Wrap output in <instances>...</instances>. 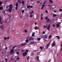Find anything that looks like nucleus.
<instances>
[{"mask_svg": "<svg viewBox=\"0 0 62 62\" xmlns=\"http://www.w3.org/2000/svg\"><path fill=\"white\" fill-rule=\"evenodd\" d=\"M48 43L46 45V49H48V47L50 46V43Z\"/></svg>", "mask_w": 62, "mask_h": 62, "instance_id": "1", "label": "nucleus"}, {"mask_svg": "<svg viewBox=\"0 0 62 62\" xmlns=\"http://www.w3.org/2000/svg\"><path fill=\"white\" fill-rule=\"evenodd\" d=\"M26 54H27V52H26L25 53H24L23 54V56H26Z\"/></svg>", "mask_w": 62, "mask_h": 62, "instance_id": "2", "label": "nucleus"}, {"mask_svg": "<svg viewBox=\"0 0 62 62\" xmlns=\"http://www.w3.org/2000/svg\"><path fill=\"white\" fill-rule=\"evenodd\" d=\"M55 42L54 41V42L53 43L52 45V47L55 46L54 45H55Z\"/></svg>", "mask_w": 62, "mask_h": 62, "instance_id": "3", "label": "nucleus"}, {"mask_svg": "<svg viewBox=\"0 0 62 62\" xmlns=\"http://www.w3.org/2000/svg\"><path fill=\"white\" fill-rule=\"evenodd\" d=\"M36 44V43L34 41L31 42L30 43V44L31 45V44Z\"/></svg>", "mask_w": 62, "mask_h": 62, "instance_id": "4", "label": "nucleus"}, {"mask_svg": "<svg viewBox=\"0 0 62 62\" xmlns=\"http://www.w3.org/2000/svg\"><path fill=\"white\" fill-rule=\"evenodd\" d=\"M9 21H10V19L9 18L7 19L6 21H5V23H8Z\"/></svg>", "mask_w": 62, "mask_h": 62, "instance_id": "5", "label": "nucleus"}, {"mask_svg": "<svg viewBox=\"0 0 62 62\" xmlns=\"http://www.w3.org/2000/svg\"><path fill=\"white\" fill-rule=\"evenodd\" d=\"M26 44V43H25L24 44H22L20 45V46H24V45H25Z\"/></svg>", "mask_w": 62, "mask_h": 62, "instance_id": "6", "label": "nucleus"}, {"mask_svg": "<svg viewBox=\"0 0 62 62\" xmlns=\"http://www.w3.org/2000/svg\"><path fill=\"white\" fill-rule=\"evenodd\" d=\"M12 10V9H9L7 10V11H9V13H10L12 11H11Z\"/></svg>", "mask_w": 62, "mask_h": 62, "instance_id": "7", "label": "nucleus"}, {"mask_svg": "<svg viewBox=\"0 0 62 62\" xmlns=\"http://www.w3.org/2000/svg\"><path fill=\"white\" fill-rule=\"evenodd\" d=\"M13 7V6L12 4H11L9 6V8L10 9H11Z\"/></svg>", "mask_w": 62, "mask_h": 62, "instance_id": "8", "label": "nucleus"}, {"mask_svg": "<svg viewBox=\"0 0 62 62\" xmlns=\"http://www.w3.org/2000/svg\"><path fill=\"white\" fill-rule=\"evenodd\" d=\"M50 25H49L48 26L47 28V29L48 31H49V29H50Z\"/></svg>", "mask_w": 62, "mask_h": 62, "instance_id": "9", "label": "nucleus"}, {"mask_svg": "<svg viewBox=\"0 0 62 62\" xmlns=\"http://www.w3.org/2000/svg\"><path fill=\"white\" fill-rule=\"evenodd\" d=\"M13 49H11V53L10 54H13Z\"/></svg>", "mask_w": 62, "mask_h": 62, "instance_id": "10", "label": "nucleus"}, {"mask_svg": "<svg viewBox=\"0 0 62 62\" xmlns=\"http://www.w3.org/2000/svg\"><path fill=\"white\" fill-rule=\"evenodd\" d=\"M50 19H48L46 21L47 23H49L50 22Z\"/></svg>", "mask_w": 62, "mask_h": 62, "instance_id": "11", "label": "nucleus"}, {"mask_svg": "<svg viewBox=\"0 0 62 62\" xmlns=\"http://www.w3.org/2000/svg\"><path fill=\"white\" fill-rule=\"evenodd\" d=\"M49 2L50 3H51V4H53V1L51 0H49Z\"/></svg>", "mask_w": 62, "mask_h": 62, "instance_id": "12", "label": "nucleus"}, {"mask_svg": "<svg viewBox=\"0 0 62 62\" xmlns=\"http://www.w3.org/2000/svg\"><path fill=\"white\" fill-rule=\"evenodd\" d=\"M47 2V0H45V1H44V3H43V4L44 5H45V4L46 3V2Z\"/></svg>", "mask_w": 62, "mask_h": 62, "instance_id": "13", "label": "nucleus"}, {"mask_svg": "<svg viewBox=\"0 0 62 62\" xmlns=\"http://www.w3.org/2000/svg\"><path fill=\"white\" fill-rule=\"evenodd\" d=\"M1 28L2 30H3V29H4V27H3V26L2 25H1Z\"/></svg>", "mask_w": 62, "mask_h": 62, "instance_id": "14", "label": "nucleus"}, {"mask_svg": "<svg viewBox=\"0 0 62 62\" xmlns=\"http://www.w3.org/2000/svg\"><path fill=\"white\" fill-rule=\"evenodd\" d=\"M47 37H48V35H45V39H47Z\"/></svg>", "mask_w": 62, "mask_h": 62, "instance_id": "15", "label": "nucleus"}, {"mask_svg": "<svg viewBox=\"0 0 62 62\" xmlns=\"http://www.w3.org/2000/svg\"><path fill=\"white\" fill-rule=\"evenodd\" d=\"M18 3H19V4H21L22 3V2H21V0H18Z\"/></svg>", "mask_w": 62, "mask_h": 62, "instance_id": "16", "label": "nucleus"}, {"mask_svg": "<svg viewBox=\"0 0 62 62\" xmlns=\"http://www.w3.org/2000/svg\"><path fill=\"white\" fill-rule=\"evenodd\" d=\"M45 7V5L43 4L42 6V7L41 8V9H43V8Z\"/></svg>", "mask_w": 62, "mask_h": 62, "instance_id": "17", "label": "nucleus"}, {"mask_svg": "<svg viewBox=\"0 0 62 62\" xmlns=\"http://www.w3.org/2000/svg\"><path fill=\"white\" fill-rule=\"evenodd\" d=\"M36 58L37 60H38V61L39 60V57L37 56L36 57Z\"/></svg>", "mask_w": 62, "mask_h": 62, "instance_id": "18", "label": "nucleus"}, {"mask_svg": "<svg viewBox=\"0 0 62 62\" xmlns=\"http://www.w3.org/2000/svg\"><path fill=\"white\" fill-rule=\"evenodd\" d=\"M16 7H18V2H17L16 4Z\"/></svg>", "mask_w": 62, "mask_h": 62, "instance_id": "19", "label": "nucleus"}, {"mask_svg": "<svg viewBox=\"0 0 62 62\" xmlns=\"http://www.w3.org/2000/svg\"><path fill=\"white\" fill-rule=\"evenodd\" d=\"M22 5H24V1H22Z\"/></svg>", "mask_w": 62, "mask_h": 62, "instance_id": "20", "label": "nucleus"}, {"mask_svg": "<svg viewBox=\"0 0 62 62\" xmlns=\"http://www.w3.org/2000/svg\"><path fill=\"white\" fill-rule=\"evenodd\" d=\"M32 38H33V37H31L30 38H29V40H32Z\"/></svg>", "mask_w": 62, "mask_h": 62, "instance_id": "21", "label": "nucleus"}, {"mask_svg": "<svg viewBox=\"0 0 62 62\" xmlns=\"http://www.w3.org/2000/svg\"><path fill=\"white\" fill-rule=\"evenodd\" d=\"M57 16V15L55 14H54L53 15V17H55V16Z\"/></svg>", "mask_w": 62, "mask_h": 62, "instance_id": "22", "label": "nucleus"}, {"mask_svg": "<svg viewBox=\"0 0 62 62\" xmlns=\"http://www.w3.org/2000/svg\"><path fill=\"white\" fill-rule=\"evenodd\" d=\"M3 8L2 7H0V10H2Z\"/></svg>", "mask_w": 62, "mask_h": 62, "instance_id": "23", "label": "nucleus"}, {"mask_svg": "<svg viewBox=\"0 0 62 62\" xmlns=\"http://www.w3.org/2000/svg\"><path fill=\"white\" fill-rule=\"evenodd\" d=\"M47 25H44V28H46L47 27Z\"/></svg>", "mask_w": 62, "mask_h": 62, "instance_id": "24", "label": "nucleus"}, {"mask_svg": "<svg viewBox=\"0 0 62 62\" xmlns=\"http://www.w3.org/2000/svg\"><path fill=\"white\" fill-rule=\"evenodd\" d=\"M40 49L41 50H42L43 49V47L42 46H41L40 47Z\"/></svg>", "mask_w": 62, "mask_h": 62, "instance_id": "25", "label": "nucleus"}, {"mask_svg": "<svg viewBox=\"0 0 62 62\" xmlns=\"http://www.w3.org/2000/svg\"><path fill=\"white\" fill-rule=\"evenodd\" d=\"M59 25L58 24H57L56 27H59Z\"/></svg>", "mask_w": 62, "mask_h": 62, "instance_id": "26", "label": "nucleus"}, {"mask_svg": "<svg viewBox=\"0 0 62 62\" xmlns=\"http://www.w3.org/2000/svg\"><path fill=\"white\" fill-rule=\"evenodd\" d=\"M7 39V37H4V40H6Z\"/></svg>", "mask_w": 62, "mask_h": 62, "instance_id": "27", "label": "nucleus"}, {"mask_svg": "<svg viewBox=\"0 0 62 62\" xmlns=\"http://www.w3.org/2000/svg\"><path fill=\"white\" fill-rule=\"evenodd\" d=\"M3 4V3L1 2H0V6H1L2 4Z\"/></svg>", "mask_w": 62, "mask_h": 62, "instance_id": "28", "label": "nucleus"}, {"mask_svg": "<svg viewBox=\"0 0 62 62\" xmlns=\"http://www.w3.org/2000/svg\"><path fill=\"white\" fill-rule=\"evenodd\" d=\"M34 34H35V33H33L32 34V37H34V36L35 35Z\"/></svg>", "mask_w": 62, "mask_h": 62, "instance_id": "29", "label": "nucleus"}, {"mask_svg": "<svg viewBox=\"0 0 62 62\" xmlns=\"http://www.w3.org/2000/svg\"><path fill=\"white\" fill-rule=\"evenodd\" d=\"M24 12V10H22V13L23 14V12Z\"/></svg>", "mask_w": 62, "mask_h": 62, "instance_id": "30", "label": "nucleus"}, {"mask_svg": "<svg viewBox=\"0 0 62 62\" xmlns=\"http://www.w3.org/2000/svg\"><path fill=\"white\" fill-rule=\"evenodd\" d=\"M29 56H28L27 57V60H29Z\"/></svg>", "mask_w": 62, "mask_h": 62, "instance_id": "31", "label": "nucleus"}, {"mask_svg": "<svg viewBox=\"0 0 62 62\" xmlns=\"http://www.w3.org/2000/svg\"><path fill=\"white\" fill-rule=\"evenodd\" d=\"M30 8H33V7L31 5L30 6Z\"/></svg>", "mask_w": 62, "mask_h": 62, "instance_id": "32", "label": "nucleus"}, {"mask_svg": "<svg viewBox=\"0 0 62 62\" xmlns=\"http://www.w3.org/2000/svg\"><path fill=\"white\" fill-rule=\"evenodd\" d=\"M56 37H57L58 39H60V37H59L58 36H56Z\"/></svg>", "mask_w": 62, "mask_h": 62, "instance_id": "33", "label": "nucleus"}, {"mask_svg": "<svg viewBox=\"0 0 62 62\" xmlns=\"http://www.w3.org/2000/svg\"><path fill=\"white\" fill-rule=\"evenodd\" d=\"M34 13V11H31V12L30 13V14H32V13Z\"/></svg>", "mask_w": 62, "mask_h": 62, "instance_id": "34", "label": "nucleus"}, {"mask_svg": "<svg viewBox=\"0 0 62 62\" xmlns=\"http://www.w3.org/2000/svg\"><path fill=\"white\" fill-rule=\"evenodd\" d=\"M24 31L25 33H27V31L26 30H25Z\"/></svg>", "mask_w": 62, "mask_h": 62, "instance_id": "35", "label": "nucleus"}, {"mask_svg": "<svg viewBox=\"0 0 62 62\" xmlns=\"http://www.w3.org/2000/svg\"><path fill=\"white\" fill-rule=\"evenodd\" d=\"M15 47H16V46H14L12 48L13 49H14L15 48Z\"/></svg>", "mask_w": 62, "mask_h": 62, "instance_id": "36", "label": "nucleus"}, {"mask_svg": "<svg viewBox=\"0 0 62 62\" xmlns=\"http://www.w3.org/2000/svg\"><path fill=\"white\" fill-rule=\"evenodd\" d=\"M45 20H47V19H48V17H46L45 18Z\"/></svg>", "mask_w": 62, "mask_h": 62, "instance_id": "37", "label": "nucleus"}, {"mask_svg": "<svg viewBox=\"0 0 62 62\" xmlns=\"http://www.w3.org/2000/svg\"><path fill=\"white\" fill-rule=\"evenodd\" d=\"M8 7H9V6L8 5H7L6 6V8H8Z\"/></svg>", "mask_w": 62, "mask_h": 62, "instance_id": "38", "label": "nucleus"}, {"mask_svg": "<svg viewBox=\"0 0 62 62\" xmlns=\"http://www.w3.org/2000/svg\"><path fill=\"white\" fill-rule=\"evenodd\" d=\"M34 55V54H31V56H33Z\"/></svg>", "mask_w": 62, "mask_h": 62, "instance_id": "39", "label": "nucleus"}, {"mask_svg": "<svg viewBox=\"0 0 62 62\" xmlns=\"http://www.w3.org/2000/svg\"><path fill=\"white\" fill-rule=\"evenodd\" d=\"M53 26L54 27H55V25L54 24H53Z\"/></svg>", "mask_w": 62, "mask_h": 62, "instance_id": "40", "label": "nucleus"}, {"mask_svg": "<svg viewBox=\"0 0 62 62\" xmlns=\"http://www.w3.org/2000/svg\"><path fill=\"white\" fill-rule=\"evenodd\" d=\"M5 61H6V62H7V60H8V59H7L6 58V59H5Z\"/></svg>", "mask_w": 62, "mask_h": 62, "instance_id": "41", "label": "nucleus"}, {"mask_svg": "<svg viewBox=\"0 0 62 62\" xmlns=\"http://www.w3.org/2000/svg\"><path fill=\"white\" fill-rule=\"evenodd\" d=\"M43 34H45V31H44L42 32Z\"/></svg>", "mask_w": 62, "mask_h": 62, "instance_id": "42", "label": "nucleus"}, {"mask_svg": "<svg viewBox=\"0 0 62 62\" xmlns=\"http://www.w3.org/2000/svg\"><path fill=\"white\" fill-rule=\"evenodd\" d=\"M45 12L46 13H48V11H47V10H46Z\"/></svg>", "mask_w": 62, "mask_h": 62, "instance_id": "43", "label": "nucleus"}, {"mask_svg": "<svg viewBox=\"0 0 62 62\" xmlns=\"http://www.w3.org/2000/svg\"><path fill=\"white\" fill-rule=\"evenodd\" d=\"M26 42H28V40H26Z\"/></svg>", "mask_w": 62, "mask_h": 62, "instance_id": "44", "label": "nucleus"}, {"mask_svg": "<svg viewBox=\"0 0 62 62\" xmlns=\"http://www.w3.org/2000/svg\"><path fill=\"white\" fill-rule=\"evenodd\" d=\"M16 54H19V52H16Z\"/></svg>", "mask_w": 62, "mask_h": 62, "instance_id": "45", "label": "nucleus"}, {"mask_svg": "<svg viewBox=\"0 0 62 62\" xmlns=\"http://www.w3.org/2000/svg\"><path fill=\"white\" fill-rule=\"evenodd\" d=\"M7 39H9V37H8L7 38Z\"/></svg>", "mask_w": 62, "mask_h": 62, "instance_id": "46", "label": "nucleus"}, {"mask_svg": "<svg viewBox=\"0 0 62 62\" xmlns=\"http://www.w3.org/2000/svg\"><path fill=\"white\" fill-rule=\"evenodd\" d=\"M51 35H50L49 36V38H51Z\"/></svg>", "mask_w": 62, "mask_h": 62, "instance_id": "47", "label": "nucleus"}, {"mask_svg": "<svg viewBox=\"0 0 62 62\" xmlns=\"http://www.w3.org/2000/svg\"><path fill=\"white\" fill-rule=\"evenodd\" d=\"M43 14H41V17H42L43 16Z\"/></svg>", "mask_w": 62, "mask_h": 62, "instance_id": "48", "label": "nucleus"}, {"mask_svg": "<svg viewBox=\"0 0 62 62\" xmlns=\"http://www.w3.org/2000/svg\"><path fill=\"white\" fill-rule=\"evenodd\" d=\"M27 8H30V6H27Z\"/></svg>", "mask_w": 62, "mask_h": 62, "instance_id": "49", "label": "nucleus"}, {"mask_svg": "<svg viewBox=\"0 0 62 62\" xmlns=\"http://www.w3.org/2000/svg\"><path fill=\"white\" fill-rule=\"evenodd\" d=\"M59 11H60V12H61V11H62V10L61 9H60V10H59Z\"/></svg>", "mask_w": 62, "mask_h": 62, "instance_id": "50", "label": "nucleus"}, {"mask_svg": "<svg viewBox=\"0 0 62 62\" xmlns=\"http://www.w3.org/2000/svg\"><path fill=\"white\" fill-rule=\"evenodd\" d=\"M38 51V50H34L33 51V52H36V51Z\"/></svg>", "mask_w": 62, "mask_h": 62, "instance_id": "51", "label": "nucleus"}, {"mask_svg": "<svg viewBox=\"0 0 62 62\" xmlns=\"http://www.w3.org/2000/svg\"><path fill=\"white\" fill-rule=\"evenodd\" d=\"M17 8H18V7H15V8L16 9V10L17 9Z\"/></svg>", "mask_w": 62, "mask_h": 62, "instance_id": "52", "label": "nucleus"}, {"mask_svg": "<svg viewBox=\"0 0 62 62\" xmlns=\"http://www.w3.org/2000/svg\"><path fill=\"white\" fill-rule=\"evenodd\" d=\"M30 17H33V16L32 15H30Z\"/></svg>", "mask_w": 62, "mask_h": 62, "instance_id": "53", "label": "nucleus"}, {"mask_svg": "<svg viewBox=\"0 0 62 62\" xmlns=\"http://www.w3.org/2000/svg\"><path fill=\"white\" fill-rule=\"evenodd\" d=\"M43 19V18L42 17L41 18V20H42V19Z\"/></svg>", "mask_w": 62, "mask_h": 62, "instance_id": "54", "label": "nucleus"}, {"mask_svg": "<svg viewBox=\"0 0 62 62\" xmlns=\"http://www.w3.org/2000/svg\"><path fill=\"white\" fill-rule=\"evenodd\" d=\"M35 29L36 30H37V27H35Z\"/></svg>", "mask_w": 62, "mask_h": 62, "instance_id": "55", "label": "nucleus"}, {"mask_svg": "<svg viewBox=\"0 0 62 62\" xmlns=\"http://www.w3.org/2000/svg\"><path fill=\"white\" fill-rule=\"evenodd\" d=\"M19 59H20V58H19V57H18L17 58V60H19Z\"/></svg>", "mask_w": 62, "mask_h": 62, "instance_id": "56", "label": "nucleus"}, {"mask_svg": "<svg viewBox=\"0 0 62 62\" xmlns=\"http://www.w3.org/2000/svg\"><path fill=\"white\" fill-rule=\"evenodd\" d=\"M26 51L27 52H27H27H28V51L27 50H26Z\"/></svg>", "mask_w": 62, "mask_h": 62, "instance_id": "57", "label": "nucleus"}, {"mask_svg": "<svg viewBox=\"0 0 62 62\" xmlns=\"http://www.w3.org/2000/svg\"><path fill=\"white\" fill-rule=\"evenodd\" d=\"M48 7H51V5H48L47 6Z\"/></svg>", "mask_w": 62, "mask_h": 62, "instance_id": "58", "label": "nucleus"}, {"mask_svg": "<svg viewBox=\"0 0 62 62\" xmlns=\"http://www.w3.org/2000/svg\"><path fill=\"white\" fill-rule=\"evenodd\" d=\"M54 12H55V13H56L57 12H56V11L55 10V11H54Z\"/></svg>", "mask_w": 62, "mask_h": 62, "instance_id": "59", "label": "nucleus"}, {"mask_svg": "<svg viewBox=\"0 0 62 62\" xmlns=\"http://www.w3.org/2000/svg\"><path fill=\"white\" fill-rule=\"evenodd\" d=\"M2 12L3 13H5V11H3Z\"/></svg>", "mask_w": 62, "mask_h": 62, "instance_id": "60", "label": "nucleus"}, {"mask_svg": "<svg viewBox=\"0 0 62 62\" xmlns=\"http://www.w3.org/2000/svg\"><path fill=\"white\" fill-rule=\"evenodd\" d=\"M0 24H2V22H1V21L0 20Z\"/></svg>", "mask_w": 62, "mask_h": 62, "instance_id": "61", "label": "nucleus"}, {"mask_svg": "<svg viewBox=\"0 0 62 62\" xmlns=\"http://www.w3.org/2000/svg\"><path fill=\"white\" fill-rule=\"evenodd\" d=\"M22 17H23L22 16H21L20 17V18L21 19H22Z\"/></svg>", "mask_w": 62, "mask_h": 62, "instance_id": "62", "label": "nucleus"}, {"mask_svg": "<svg viewBox=\"0 0 62 62\" xmlns=\"http://www.w3.org/2000/svg\"><path fill=\"white\" fill-rule=\"evenodd\" d=\"M42 2H41L40 3V5H41V4H42Z\"/></svg>", "mask_w": 62, "mask_h": 62, "instance_id": "63", "label": "nucleus"}, {"mask_svg": "<svg viewBox=\"0 0 62 62\" xmlns=\"http://www.w3.org/2000/svg\"><path fill=\"white\" fill-rule=\"evenodd\" d=\"M14 62H17V61L16 60H15L14 61Z\"/></svg>", "mask_w": 62, "mask_h": 62, "instance_id": "64", "label": "nucleus"}]
</instances>
